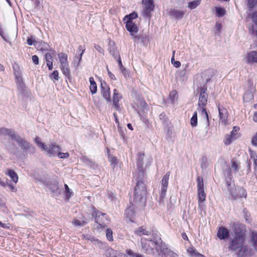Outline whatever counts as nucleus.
I'll list each match as a JSON object with an SVG mask.
<instances>
[{"label": "nucleus", "mask_w": 257, "mask_h": 257, "mask_svg": "<svg viewBox=\"0 0 257 257\" xmlns=\"http://www.w3.org/2000/svg\"><path fill=\"white\" fill-rule=\"evenodd\" d=\"M112 231L110 229H107L106 230V235L107 239L109 241H112L113 240V236H112Z\"/></svg>", "instance_id": "47"}, {"label": "nucleus", "mask_w": 257, "mask_h": 257, "mask_svg": "<svg viewBox=\"0 0 257 257\" xmlns=\"http://www.w3.org/2000/svg\"><path fill=\"white\" fill-rule=\"evenodd\" d=\"M159 118L162 121V123L165 124H168V119L166 117V114L165 113H162L159 115Z\"/></svg>", "instance_id": "41"}, {"label": "nucleus", "mask_w": 257, "mask_h": 257, "mask_svg": "<svg viewBox=\"0 0 257 257\" xmlns=\"http://www.w3.org/2000/svg\"><path fill=\"white\" fill-rule=\"evenodd\" d=\"M67 55L63 52H61L58 55V58L60 65L67 64H68L67 61Z\"/></svg>", "instance_id": "28"}, {"label": "nucleus", "mask_w": 257, "mask_h": 257, "mask_svg": "<svg viewBox=\"0 0 257 257\" xmlns=\"http://www.w3.org/2000/svg\"><path fill=\"white\" fill-rule=\"evenodd\" d=\"M15 75L18 90L23 94H25V92L26 91V87L22 80L20 73L18 71L15 72Z\"/></svg>", "instance_id": "12"}, {"label": "nucleus", "mask_w": 257, "mask_h": 257, "mask_svg": "<svg viewBox=\"0 0 257 257\" xmlns=\"http://www.w3.org/2000/svg\"><path fill=\"white\" fill-rule=\"evenodd\" d=\"M95 47V49H96V50H97L98 52L99 53H103V49L99 45H95L94 46Z\"/></svg>", "instance_id": "63"}, {"label": "nucleus", "mask_w": 257, "mask_h": 257, "mask_svg": "<svg viewBox=\"0 0 257 257\" xmlns=\"http://www.w3.org/2000/svg\"><path fill=\"white\" fill-rule=\"evenodd\" d=\"M158 240L161 241L159 244L157 245V247L159 249L160 254L161 253L164 255H167L170 249H169L166 244L163 242L160 236H158Z\"/></svg>", "instance_id": "21"}, {"label": "nucleus", "mask_w": 257, "mask_h": 257, "mask_svg": "<svg viewBox=\"0 0 257 257\" xmlns=\"http://www.w3.org/2000/svg\"><path fill=\"white\" fill-rule=\"evenodd\" d=\"M170 177V172H167L163 177L161 181V188L160 193V199L161 201H163L166 194L168 188V181Z\"/></svg>", "instance_id": "9"}, {"label": "nucleus", "mask_w": 257, "mask_h": 257, "mask_svg": "<svg viewBox=\"0 0 257 257\" xmlns=\"http://www.w3.org/2000/svg\"><path fill=\"white\" fill-rule=\"evenodd\" d=\"M256 5H257V0H248V7L249 11H252Z\"/></svg>", "instance_id": "44"}, {"label": "nucleus", "mask_w": 257, "mask_h": 257, "mask_svg": "<svg viewBox=\"0 0 257 257\" xmlns=\"http://www.w3.org/2000/svg\"><path fill=\"white\" fill-rule=\"evenodd\" d=\"M158 234L157 231L152 232V238H146L142 237L141 239L142 249L149 254L154 255H160L159 249L157 245H159L161 241L158 240Z\"/></svg>", "instance_id": "3"}, {"label": "nucleus", "mask_w": 257, "mask_h": 257, "mask_svg": "<svg viewBox=\"0 0 257 257\" xmlns=\"http://www.w3.org/2000/svg\"><path fill=\"white\" fill-rule=\"evenodd\" d=\"M187 252L191 257H202L203 255L199 253L195 248L189 247Z\"/></svg>", "instance_id": "29"}, {"label": "nucleus", "mask_w": 257, "mask_h": 257, "mask_svg": "<svg viewBox=\"0 0 257 257\" xmlns=\"http://www.w3.org/2000/svg\"><path fill=\"white\" fill-rule=\"evenodd\" d=\"M57 156L61 159H66L67 158L69 155L68 153H61L60 151L58 152Z\"/></svg>", "instance_id": "49"}, {"label": "nucleus", "mask_w": 257, "mask_h": 257, "mask_svg": "<svg viewBox=\"0 0 257 257\" xmlns=\"http://www.w3.org/2000/svg\"><path fill=\"white\" fill-rule=\"evenodd\" d=\"M185 12L183 10H179L175 8H171L169 11V16L171 18H174L176 20H181L184 15Z\"/></svg>", "instance_id": "13"}, {"label": "nucleus", "mask_w": 257, "mask_h": 257, "mask_svg": "<svg viewBox=\"0 0 257 257\" xmlns=\"http://www.w3.org/2000/svg\"><path fill=\"white\" fill-rule=\"evenodd\" d=\"M250 243L253 249H251L253 251V254L255 251H257V232L255 231H251L250 236Z\"/></svg>", "instance_id": "19"}, {"label": "nucleus", "mask_w": 257, "mask_h": 257, "mask_svg": "<svg viewBox=\"0 0 257 257\" xmlns=\"http://www.w3.org/2000/svg\"><path fill=\"white\" fill-rule=\"evenodd\" d=\"M36 46H37L41 51L48 50L49 48V45L43 41L38 42V44Z\"/></svg>", "instance_id": "31"}, {"label": "nucleus", "mask_w": 257, "mask_h": 257, "mask_svg": "<svg viewBox=\"0 0 257 257\" xmlns=\"http://www.w3.org/2000/svg\"><path fill=\"white\" fill-rule=\"evenodd\" d=\"M117 62H118V66L119 67L120 70H121L122 73L124 75V76L126 77L128 75V73L126 69V68L123 67V66L122 64L121 61L120 57L119 55L118 56V57L117 59Z\"/></svg>", "instance_id": "30"}, {"label": "nucleus", "mask_w": 257, "mask_h": 257, "mask_svg": "<svg viewBox=\"0 0 257 257\" xmlns=\"http://www.w3.org/2000/svg\"><path fill=\"white\" fill-rule=\"evenodd\" d=\"M35 143L39 145L40 147H41L43 149L45 147V145L44 143H43L41 142V139L39 137H36L35 139Z\"/></svg>", "instance_id": "52"}, {"label": "nucleus", "mask_w": 257, "mask_h": 257, "mask_svg": "<svg viewBox=\"0 0 257 257\" xmlns=\"http://www.w3.org/2000/svg\"><path fill=\"white\" fill-rule=\"evenodd\" d=\"M32 59L33 62L35 65H38L39 64V57L37 55H33Z\"/></svg>", "instance_id": "59"}, {"label": "nucleus", "mask_w": 257, "mask_h": 257, "mask_svg": "<svg viewBox=\"0 0 257 257\" xmlns=\"http://www.w3.org/2000/svg\"><path fill=\"white\" fill-rule=\"evenodd\" d=\"M235 139L233 138L230 134H227L225 136V138L223 140L224 143L225 145L227 146L230 145L232 141L234 140Z\"/></svg>", "instance_id": "34"}, {"label": "nucleus", "mask_w": 257, "mask_h": 257, "mask_svg": "<svg viewBox=\"0 0 257 257\" xmlns=\"http://www.w3.org/2000/svg\"><path fill=\"white\" fill-rule=\"evenodd\" d=\"M201 167L202 168H206L207 167V159L206 157H203L201 159Z\"/></svg>", "instance_id": "58"}, {"label": "nucleus", "mask_w": 257, "mask_h": 257, "mask_svg": "<svg viewBox=\"0 0 257 257\" xmlns=\"http://www.w3.org/2000/svg\"><path fill=\"white\" fill-rule=\"evenodd\" d=\"M114 257H127V256L125 254L118 251L117 253H116V255Z\"/></svg>", "instance_id": "64"}, {"label": "nucleus", "mask_w": 257, "mask_h": 257, "mask_svg": "<svg viewBox=\"0 0 257 257\" xmlns=\"http://www.w3.org/2000/svg\"><path fill=\"white\" fill-rule=\"evenodd\" d=\"M13 140H15L19 147L24 152L33 154L35 153L36 149L29 142L25 139L22 138L16 134Z\"/></svg>", "instance_id": "5"}, {"label": "nucleus", "mask_w": 257, "mask_h": 257, "mask_svg": "<svg viewBox=\"0 0 257 257\" xmlns=\"http://www.w3.org/2000/svg\"><path fill=\"white\" fill-rule=\"evenodd\" d=\"M101 94L104 99H105L108 103H111V99L110 97V91L109 87L105 82L101 83Z\"/></svg>", "instance_id": "11"}, {"label": "nucleus", "mask_w": 257, "mask_h": 257, "mask_svg": "<svg viewBox=\"0 0 257 257\" xmlns=\"http://www.w3.org/2000/svg\"><path fill=\"white\" fill-rule=\"evenodd\" d=\"M65 189V195L66 197L67 198L68 200L69 199V198L72 196L73 192L70 191V189L68 187V186L67 184L64 185Z\"/></svg>", "instance_id": "40"}, {"label": "nucleus", "mask_w": 257, "mask_h": 257, "mask_svg": "<svg viewBox=\"0 0 257 257\" xmlns=\"http://www.w3.org/2000/svg\"><path fill=\"white\" fill-rule=\"evenodd\" d=\"M117 251L110 248L106 250L105 254L106 257H114L116 253H117Z\"/></svg>", "instance_id": "38"}, {"label": "nucleus", "mask_w": 257, "mask_h": 257, "mask_svg": "<svg viewBox=\"0 0 257 257\" xmlns=\"http://www.w3.org/2000/svg\"><path fill=\"white\" fill-rule=\"evenodd\" d=\"M207 87L203 86L200 89L198 110L201 112V116L206 120L207 126L209 125L208 115L205 108L207 103L208 94L206 93Z\"/></svg>", "instance_id": "4"}, {"label": "nucleus", "mask_w": 257, "mask_h": 257, "mask_svg": "<svg viewBox=\"0 0 257 257\" xmlns=\"http://www.w3.org/2000/svg\"><path fill=\"white\" fill-rule=\"evenodd\" d=\"M73 223L74 225L76 226H83L86 223L84 221H80L77 219H75L73 221Z\"/></svg>", "instance_id": "51"}, {"label": "nucleus", "mask_w": 257, "mask_h": 257, "mask_svg": "<svg viewBox=\"0 0 257 257\" xmlns=\"http://www.w3.org/2000/svg\"><path fill=\"white\" fill-rule=\"evenodd\" d=\"M247 63L248 64L257 63V51H251L247 53L246 57Z\"/></svg>", "instance_id": "20"}, {"label": "nucleus", "mask_w": 257, "mask_h": 257, "mask_svg": "<svg viewBox=\"0 0 257 257\" xmlns=\"http://www.w3.org/2000/svg\"><path fill=\"white\" fill-rule=\"evenodd\" d=\"M240 168L239 163L234 159H232L231 161V167L226 166L223 169L224 175L225 177L231 180L232 178V170L234 173H236L238 172Z\"/></svg>", "instance_id": "7"}, {"label": "nucleus", "mask_w": 257, "mask_h": 257, "mask_svg": "<svg viewBox=\"0 0 257 257\" xmlns=\"http://www.w3.org/2000/svg\"><path fill=\"white\" fill-rule=\"evenodd\" d=\"M78 50L79 51V52H81V53L79 54V61H78V63H77V65H78L79 63L81 61V58H82V56L83 55V54L85 51V49H84L82 47V46L81 45H80L78 48Z\"/></svg>", "instance_id": "50"}, {"label": "nucleus", "mask_w": 257, "mask_h": 257, "mask_svg": "<svg viewBox=\"0 0 257 257\" xmlns=\"http://www.w3.org/2000/svg\"><path fill=\"white\" fill-rule=\"evenodd\" d=\"M122 97V95L121 94L119 93L118 92V91L117 89H114L113 90V102H115V103L116 102H118L120 99H121Z\"/></svg>", "instance_id": "32"}, {"label": "nucleus", "mask_w": 257, "mask_h": 257, "mask_svg": "<svg viewBox=\"0 0 257 257\" xmlns=\"http://www.w3.org/2000/svg\"><path fill=\"white\" fill-rule=\"evenodd\" d=\"M233 237L229 242L228 249L231 251L237 250L239 256H250L253 254V251L247 245H244L245 240V226L241 223L233 224Z\"/></svg>", "instance_id": "1"}, {"label": "nucleus", "mask_w": 257, "mask_h": 257, "mask_svg": "<svg viewBox=\"0 0 257 257\" xmlns=\"http://www.w3.org/2000/svg\"><path fill=\"white\" fill-rule=\"evenodd\" d=\"M0 135H7L12 140L14 139L15 136H16V133L11 129H9L5 127H2L0 128Z\"/></svg>", "instance_id": "23"}, {"label": "nucleus", "mask_w": 257, "mask_h": 257, "mask_svg": "<svg viewBox=\"0 0 257 257\" xmlns=\"http://www.w3.org/2000/svg\"><path fill=\"white\" fill-rule=\"evenodd\" d=\"M177 92L176 90H172L170 93V99L172 103H174L176 99Z\"/></svg>", "instance_id": "46"}, {"label": "nucleus", "mask_w": 257, "mask_h": 257, "mask_svg": "<svg viewBox=\"0 0 257 257\" xmlns=\"http://www.w3.org/2000/svg\"><path fill=\"white\" fill-rule=\"evenodd\" d=\"M92 216L94 218L95 222L97 224V228H103L106 226V222L107 221V218L105 213L97 211L93 207Z\"/></svg>", "instance_id": "6"}, {"label": "nucleus", "mask_w": 257, "mask_h": 257, "mask_svg": "<svg viewBox=\"0 0 257 257\" xmlns=\"http://www.w3.org/2000/svg\"><path fill=\"white\" fill-rule=\"evenodd\" d=\"M90 91L92 94H94L96 93L97 92L96 83V84L92 83V84H90Z\"/></svg>", "instance_id": "54"}, {"label": "nucleus", "mask_w": 257, "mask_h": 257, "mask_svg": "<svg viewBox=\"0 0 257 257\" xmlns=\"http://www.w3.org/2000/svg\"><path fill=\"white\" fill-rule=\"evenodd\" d=\"M60 68L61 69L63 74L67 78L70 76V70L69 67V64L60 65Z\"/></svg>", "instance_id": "27"}, {"label": "nucleus", "mask_w": 257, "mask_h": 257, "mask_svg": "<svg viewBox=\"0 0 257 257\" xmlns=\"http://www.w3.org/2000/svg\"><path fill=\"white\" fill-rule=\"evenodd\" d=\"M216 14L218 16L221 17L224 15L225 10L221 8H217L216 9Z\"/></svg>", "instance_id": "53"}, {"label": "nucleus", "mask_w": 257, "mask_h": 257, "mask_svg": "<svg viewBox=\"0 0 257 257\" xmlns=\"http://www.w3.org/2000/svg\"><path fill=\"white\" fill-rule=\"evenodd\" d=\"M197 191L204 190L203 178L200 177H198L197 178Z\"/></svg>", "instance_id": "33"}, {"label": "nucleus", "mask_w": 257, "mask_h": 257, "mask_svg": "<svg viewBox=\"0 0 257 257\" xmlns=\"http://www.w3.org/2000/svg\"><path fill=\"white\" fill-rule=\"evenodd\" d=\"M50 77L52 80L58 81L59 79L58 71L57 70H54L53 73L50 75Z\"/></svg>", "instance_id": "42"}, {"label": "nucleus", "mask_w": 257, "mask_h": 257, "mask_svg": "<svg viewBox=\"0 0 257 257\" xmlns=\"http://www.w3.org/2000/svg\"><path fill=\"white\" fill-rule=\"evenodd\" d=\"M190 123L192 126L195 127L197 125V112L195 111L190 120Z\"/></svg>", "instance_id": "36"}, {"label": "nucleus", "mask_w": 257, "mask_h": 257, "mask_svg": "<svg viewBox=\"0 0 257 257\" xmlns=\"http://www.w3.org/2000/svg\"><path fill=\"white\" fill-rule=\"evenodd\" d=\"M167 255H169L170 257H177L178 255L176 253L173 251L172 250H170V251L168 252V253L167 254Z\"/></svg>", "instance_id": "61"}, {"label": "nucleus", "mask_w": 257, "mask_h": 257, "mask_svg": "<svg viewBox=\"0 0 257 257\" xmlns=\"http://www.w3.org/2000/svg\"><path fill=\"white\" fill-rule=\"evenodd\" d=\"M27 43L29 45L32 46L33 45L37 46L38 44V42L36 41L35 40H34L31 38H28L27 40Z\"/></svg>", "instance_id": "57"}, {"label": "nucleus", "mask_w": 257, "mask_h": 257, "mask_svg": "<svg viewBox=\"0 0 257 257\" xmlns=\"http://www.w3.org/2000/svg\"><path fill=\"white\" fill-rule=\"evenodd\" d=\"M54 51H53L52 53H50L49 52L46 53L45 54V59L46 62L52 61L53 62V55L54 54Z\"/></svg>", "instance_id": "48"}, {"label": "nucleus", "mask_w": 257, "mask_h": 257, "mask_svg": "<svg viewBox=\"0 0 257 257\" xmlns=\"http://www.w3.org/2000/svg\"><path fill=\"white\" fill-rule=\"evenodd\" d=\"M138 17V14L136 12H133L128 15H126L124 18V21L133 22V20Z\"/></svg>", "instance_id": "35"}, {"label": "nucleus", "mask_w": 257, "mask_h": 257, "mask_svg": "<svg viewBox=\"0 0 257 257\" xmlns=\"http://www.w3.org/2000/svg\"><path fill=\"white\" fill-rule=\"evenodd\" d=\"M239 130V127L237 126H234L233 127L232 131L230 133V135L232 136L233 138L236 139L235 136L237 131Z\"/></svg>", "instance_id": "56"}, {"label": "nucleus", "mask_w": 257, "mask_h": 257, "mask_svg": "<svg viewBox=\"0 0 257 257\" xmlns=\"http://www.w3.org/2000/svg\"><path fill=\"white\" fill-rule=\"evenodd\" d=\"M86 239L91 241L95 244H97L99 246H100V244H101V242L100 241L92 236L87 235L86 237Z\"/></svg>", "instance_id": "43"}, {"label": "nucleus", "mask_w": 257, "mask_h": 257, "mask_svg": "<svg viewBox=\"0 0 257 257\" xmlns=\"http://www.w3.org/2000/svg\"><path fill=\"white\" fill-rule=\"evenodd\" d=\"M5 174L9 176L15 183H17L18 182L19 179L18 176L14 170L8 169L7 171L5 172Z\"/></svg>", "instance_id": "25"}, {"label": "nucleus", "mask_w": 257, "mask_h": 257, "mask_svg": "<svg viewBox=\"0 0 257 257\" xmlns=\"http://www.w3.org/2000/svg\"><path fill=\"white\" fill-rule=\"evenodd\" d=\"M143 3L144 5V16L148 17L151 11L154 9L153 0H143Z\"/></svg>", "instance_id": "14"}, {"label": "nucleus", "mask_w": 257, "mask_h": 257, "mask_svg": "<svg viewBox=\"0 0 257 257\" xmlns=\"http://www.w3.org/2000/svg\"><path fill=\"white\" fill-rule=\"evenodd\" d=\"M217 235L219 239H225L228 238L229 231L228 229L224 227H220L218 228Z\"/></svg>", "instance_id": "17"}, {"label": "nucleus", "mask_w": 257, "mask_h": 257, "mask_svg": "<svg viewBox=\"0 0 257 257\" xmlns=\"http://www.w3.org/2000/svg\"><path fill=\"white\" fill-rule=\"evenodd\" d=\"M134 233L138 236H142L143 235H148L152 234L151 232L150 231L147 230L146 228L143 226L137 228L134 231Z\"/></svg>", "instance_id": "24"}, {"label": "nucleus", "mask_w": 257, "mask_h": 257, "mask_svg": "<svg viewBox=\"0 0 257 257\" xmlns=\"http://www.w3.org/2000/svg\"><path fill=\"white\" fill-rule=\"evenodd\" d=\"M108 74L110 79L113 80H116V78L115 76L109 70L108 68H107Z\"/></svg>", "instance_id": "62"}, {"label": "nucleus", "mask_w": 257, "mask_h": 257, "mask_svg": "<svg viewBox=\"0 0 257 257\" xmlns=\"http://www.w3.org/2000/svg\"><path fill=\"white\" fill-rule=\"evenodd\" d=\"M252 19L253 23L257 25V12L253 13L252 15Z\"/></svg>", "instance_id": "60"}, {"label": "nucleus", "mask_w": 257, "mask_h": 257, "mask_svg": "<svg viewBox=\"0 0 257 257\" xmlns=\"http://www.w3.org/2000/svg\"><path fill=\"white\" fill-rule=\"evenodd\" d=\"M243 99L244 101L250 102L253 100V95L251 92H246L244 94Z\"/></svg>", "instance_id": "39"}, {"label": "nucleus", "mask_w": 257, "mask_h": 257, "mask_svg": "<svg viewBox=\"0 0 257 257\" xmlns=\"http://www.w3.org/2000/svg\"><path fill=\"white\" fill-rule=\"evenodd\" d=\"M238 194H236L235 192H230V194L234 198L237 199L241 197H246V193L243 188H239L237 190Z\"/></svg>", "instance_id": "26"}, {"label": "nucleus", "mask_w": 257, "mask_h": 257, "mask_svg": "<svg viewBox=\"0 0 257 257\" xmlns=\"http://www.w3.org/2000/svg\"><path fill=\"white\" fill-rule=\"evenodd\" d=\"M127 254L132 257H144L143 254L138 253H134L131 249L127 250Z\"/></svg>", "instance_id": "45"}, {"label": "nucleus", "mask_w": 257, "mask_h": 257, "mask_svg": "<svg viewBox=\"0 0 257 257\" xmlns=\"http://www.w3.org/2000/svg\"><path fill=\"white\" fill-rule=\"evenodd\" d=\"M197 197L198 207L201 210H203L205 208L204 202L206 200V194L204 190L197 191Z\"/></svg>", "instance_id": "15"}, {"label": "nucleus", "mask_w": 257, "mask_h": 257, "mask_svg": "<svg viewBox=\"0 0 257 257\" xmlns=\"http://www.w3.org/2000/svg\"><path fill=\"white\" fill-rule=\"evenodd\" d=\"M108 50L110 53L115 59H117L118 52L115 47V43L113 41H109L108 44Z\"/></svg>", "instance_id": "22"}, {"label": "nucleus", "mask_w": 257, "mask_h": 257, "mask_svg": "<svg viewBox=\"0 0 257 257\" xmlns=\"http://www.w3.org/2000/svg\"><path fill=\"white\" fill-rule=\"evenodd\" d=\"M46 152V154L49 157L55 156L57 155L58 152L61 151V148L55 143L46 145L43 149Z\"/></svg>", "instance_id": "10"}, {"label": "nucleus", "mask_w": 257, "mask_h": 257, "mask_svg": "<svg viewBox=\"0 0 257 257\" xmlns=\"http://www.w3.org/2000/svg\"><path fill=\"white\" fill-rule=\"evenodd\" d=\"M220 121L223 125H226L228 118V111L224 108H220L219 106L218 107Z\"/></svg>", "instance_id": "16"}, {"label": "nucleus", "mask_w": 257, "mask_h": 257, "mask_svg": "<svg viewBox=\"0 0 257 257\" xmlns=\"http://www.w3.org/2000/svg\"><path fill=\"white\" fill-rule=\"evenodd\" d=\"M125 27L126 30L130 33L131 35L132 36V38L133 39L135 42H137L139 40H140L141 37L139 36L135 35V34L137 33L139 29L137 25L134 23L133 22L131 21H126Z\"/></svg>", "instance_id": "8"}, {"label": "nucleus", "mask_w": 257, "mask_h": 257, "mask_svg": "<svg viewBox=\"0 0 257 257\" xmlns=\"http://www.w3.org/2000/svg\"><path fill=\"white\" fill-rule=\"evenodd\" d=\"M137 181V185L134 191V201L144 205L146 201L147 189L143 182L144 172L142 168H139L134 175Z\"/></svg>", "instance_id": "2"}, {"label": "nucleus", "mask_w": 257, "mask_h": 257, "mask_svg": "<svg viewBox=\"0 0 257 257\" xmlns=\"http://www.w3.org/2000/svg\"><path fill=\"white\" fill-rule=\"evenodd\" d=\"M125 216L130 222H134L135 212L133 205H130L125 209Z\"/></svg>", "instance_id": "18"}, {"label": "nucleus", "mask_w": 257, "mask_h": 257, "mask_svg": "<svg viewBox=\"0 0 257 257\" xmlns=\"http://www.w3.org/2000/svg\"><path fill=\"white\" fill-rule=\"evenodd\" d=\"M251 143L253 146L257 147V133L252 137Z\"/></svg>", "instance_id": "55"}, {"label": "nucleus", "mask_w": 257, "mask_h": 257, "mask_svg": "<svg viewBox=\"0 0 257 257\" xmlns=\"http://www.w3.org/2000/svg\"><path fill=\"white\" fill-rule=\"evenodd\" d=\"M200 0H197L193 2H190L188 3V7L190 8L191 10L194 9L200 5Z\"/></svg>", "instance_id": "37"}]
</instances>
